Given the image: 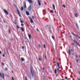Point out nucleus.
<instances>
[{
  "mask_svg": "<svg viewBox=\"0 0 80 80\" xmlns=\"http://www.w3.org/2000/svg\"><path fill=\"white\" fill-rule=\"evenodd\" d=\"M2 65L3 66H5V64H4V63H3V62H2Z\"/></svg>",
  "mask_w": 80,
  "mask_h": 80,
  "instance_id": "nucleus-34",
  "label": "nucleus"
},
{
  "mask_svg": "<svg viewBox=\"0 0 80 80\" xmlns=\"http://www.w3.org/2000/svg\"><path fill=\"white\" fill-rule=\"evenodd\" d=\"M0 54H2V51H0Z\"/></svg>",
  "mask_w": 80,
  "mask_h": 80,
  "instance_id": "nucleus-56",
  "label": "nucleus"
},
{
  "mask_svg": "<svg viewBox=\"0 0 80 80\" xmlns=\"http://www.w3.org/2000/svg\"><path fill=\"white\" fill-rule=\"evenodd\" d=\"M76 62H78V59L76 60Z\"/></svg>",
  "mask_w": 80,
  "mask_h": 80,
  "instance_id": "nucleus-46",
  "label": "nucleus"
},
{
  "mask_svg": "<svg viewBox=\"0 0 80 80\" xmlns=\"http://www.w3.org/2000/svg\"><path fill=\"white\" fill-rule=\"evenodd\" d=\"M21 25L22 26V27H23V26H24V24H21Z\"/></svg>",
  "mask_w": 80,
  "mask_h": 80,
  "instance_id": "nucleus-42",
  "label": "nucleus"
},
{
  "mask_svg": "<svg viewBox=\"0 0 80 80\" xmlns=\"http://www.w3.org/2000/svg\"><path fill=\"white\" fill-rule=\"evenodd\" d=\"M72 45H73V46H74V45H75V44H74V43H72Z\"/></svg>",
  "mask_w": 80,
  "mask_h": 80,
  "instance_id": "nucleus-52",
  "label": "nucleus"
},
{
  "mask_svg": "<svg viewBox=\"0 0 80 80\" xmlns=\"http://www.w3.org/2000/svg\"><path fill=\"white\" fill-rule=\"evenodd\" d=\"M74 14L75 17L77 18L79 16V13L77 9H75L74 10Z\"/></svg>",
  "mask_w": 80,
  "mask_h": 80,
  "instance_id": "nucleus-1",
  "label": "nucleus"
},
{
  "mask_svg": "<svg viewBox=\"0 0 80 80\" xmlns=\"http://www.w3.org/2000/svg\"><path fill=\"white\" fill-rule=\"evenodd\" d=\"M0 76L1 77V78H2V74L0 72Z\"/></svg>",
  "mask_w": 80,
  "mask_h": 80,
  "instance_id": "nucleus-38",
  "label": "nucleus"
},
{
  "mask_svg": "<svg viewBox=\"0 0 80 80\" xmlns=\"http://www.w3.org/2000/svg\"><path fill=\"white\" fill-rule=\"evenodd\" d=\"M12 80H14V78H13V77H12Z\"/></svg>",
  "mask_w": 80,
  "mask_h": 80,
  "instance_id": "nucleus-41",
  "label": "nucleus"
},
{
  "mask_svg": "<svg viewBox=\"0 0 80 80\" xmlns=\"http://www.w3.org/2000/svg\"><path fill=\"white\" fill-rule=\"evenodd\" d=\"M39 47H40V48H41V45H40V44H39Z\"/></svg>",
  "mask_w": 80,
  "mask_h": 80,
  "instance_id": "nucleus-43",
  "label": "nucleus"
},
{
  "mask_svg": "<svg viewBox=\"0 0 80 80\" xmlns=\"http://www.w3.org/2000/svg\"><path fill=\"white\" fill-rule=\"evenodd\" d=\"M38 60H39V61H41L42 60V58H38Z\"/></svg>",
  "mask_w": 80,
  "mask_h": 80,
  "instance_id": "nucleus-28",
  "label": "nucleus"
},
{
  "mask_svg": "<svg viewBox=\"0 0 80 80\" xmlns=\"http://www.w3.org/2000/svg\"><path fill=\"white\" fill-rule=\"evenodd\" d=\"M52 7H53V10H55V5L53 4L52 5Z\"/></svg>",
  "mask_w": 80,
  "mask_h": 80,
  "instance_id": "nucleus-18",
  "label": "nucleus"
},
{
  "mask_svg": "<svg viewBox=\"0 0 80 80\" xmlns=\"http://www.w3.org/2000/svg\"><path fill=\"white\" fill-rule=\"evenodd\" d=\"M3 22L4 23H6V22H5V20H3Z\"/></svg>",
  "mask_w": 80,
  "mask_h": 80,
  "instance_id": "nucleus-48",
  "label": "nucleus"
},
{
  "mask_svg": "<svg viewBox=\"0 0 80 80\" xmlns=\"http://www.w3.org/2000/svg\"><path fill=\"white\" fill-rule=\"evenodd\" d=\"M17 12H18V14L19 15V17H22V16H21V15H20V11H19V10H18V9L17 10Z\"/></svg>",
  "mask_w": 80,
  "mask_h": 80,
  "instance_id": "nucleus-7",
  "label": "nucleus"
},
{
  "mask_svg": "<svg viewBox=\"0 0 80 80\" xmlns=\"http://www.w3.org/2000/svg\"><path fill=\"white\" fill-rule=\"evenodd\" d=\"M48 30H49V32H50V33H52V30H51V29H50H50H49Z\"/></svg>",
  "mask_w": 80,
  "mask_h": 80,
  "instance_id": "nucleus-17",
  "label": "nucleus"
},
{
  "mask_svg": "<svg viewBox=\"0 0 80 80\" xmlns=\"http://www.w3.org/2000/svg\"><path fill=\"white\" fill-rule=\"evenodd\" d=\"M50 13H53V11L52 10H51L50 11Z\"/></svg>",
  "mask_w": 80,
  "mask_h": 80,
  "instance_id": "nucleus-23",
  "label": "nucleus"
},
{
  "mask_svg": "<svg viewBox=\"0 0 80 80\" xmlns=\"http://www.w3.org/2000/svg\"><path fill=\"white\" fill-rule=\"evenodd\" d=\"M28 36L29 39H30V38H31V35H30V34H28Z\"/></svg>",
  "mask_w": 80,
  "mask_h": 80,
  "instance_id": "nucleus-20",
  "label": "nucleus"
},
{
  "mask_svg": "<svg viewBox=\"0 0 80 80\" xmlns=\"http://www.w3.org/2000/svg\"><path fill=\"white\" fill-rule=\"evenodd\" d=\"M65 79H66V80H67V79H68V78H67V77H65Z\"/></svg>",
  "mask_w": 80,
  "mask_h": 80,
  "instance_id": "nucleus-44",
  "label": "nucleus"
},
{
  "mask_svg": "<svg viewBox=\"0 0 80 80\" xmlns=\"http://www.w3.org/2000/svg\"><path fill=\"white\" fill-rule=\"evenodd\" d=\"M72 55H73V53H72Z\"/></svg>",
  "mask_w": 80,
  "mask_h": 80,
  "instance_id": "nucleus-63",
  "label": "nucleus"
},
{
  "mask_svg": "<svg viewBox=\"0 0 80 80\" xmlns=\"http://www.w3.org/2000/svg\"><path fill=\"white\" fill-rule=\"evenodd\" d=\"M28 18H29V20H30V22L31 23H33V20H32V18H30V17H28Z\"/></svg>",
  "mask_w": 80,
  "mask_h": 80,
  "instance_id": "nucleus-2",
  "label": "nucleus"
},
{
  "mask_svg": "<svg viewBox=\"0 0 80 80\" xmlns=\"http://www.w3.org/2000/svg\"><path fill=\"white\" fill-rule=\"evenodd\" d=\"M21 10L22 11H23V7H21Z\"/></svg>",
  "mask_w": 80,
  "mask_h": 80,
  "instance_id": "nucleus-32",
  "label": "nucleus"
},
{
  "mask_svg": "<svg viewBox=\"0 0 80 80\" xmlns=\"http://www.w3.org/2000/svg\"><path fill=\"white\" fill-rule=\"evenodd\" d=\"M11 72H12V73H14L13 71H11Z\"/></svg>",
  "mask_w": 80,
  "mask_h": 80,
  "instance_id": "nucleus-58",
  "label": "nucleus"
},
{
  "mask_svg": "<svg viewBox=\"0 0 80 80\" xmlns=\"http://www.w3.org/2000/svg\"><path fill=\"white\" fill-rule=\"evenodd\" d=\"M75 24L78 30H79V28L78 27V24H77V22H75Z\"/></svg>",
  "mask_w": 80,
  "mask_h": 80,
  "instance_id": "nucleus-8",
  "label": "nucleus"
},
{
  "mask_svg": "<svg viewBox=\"0 0 80 80\" xmlns=\"http://www.w3.org/2000/svg\"><path fill=\"white\" fill-rule=\"evenodd\" d=\"M43 79L44 80H45V76L43 75Z\"/></svg>",
  "mask_w": 80,
  "mask_h": 80,
  "instance_id": "nucleus-21",
  "label": "nucleus"
},
{
  "mask_svg": "<svg viewBox=\"0 0 80 80\" xmlns=\"http://www.w3.org/2000/svg\"><path fill=\"white\" fill-rule=\"evenodd\" d=\"M12 40H13V41H14V39H13V38H12Z\"/></svg>",
  "mask_w": 80,
  "mask_h": 80,
  "instance_id": "nucleus-55",
  "label": "nucleus"
},
{
  "mask_svg": "<svg viewBox=\"0 0 80 80\" xmlns=\"http://www.w3.org/2000/svg\"><path fill=\"white\" fill-rule=\"evenodd\" d=\"M21 28L22 32H25V30H24V29H23V28Z\"/></svg>",
  "mask_w": 80,
  "mask_h": 80,
  "instance_id": "nucleus-22",
  "label": "nucleus"
},
{
  "mask_svg": "<svg viewBox=\"0 0 80 80\" xmlns=\"http://www.w3.org/2000/svg\"><path fill=\"white\" fill-rule=\"evenodd\" d=\"M45 28L47 29H49L51 28L50 26L49 25H46L45 26Z\"/></svg>",
  "mask_w": 80,
  "mask_h": 80,
  "instance_id": "nucleus-4",
  "label": "nucleus"
},
{
  "mask_svg": "<svg viewBox=\"0 0 80 80\" xmlns=\"http://www.w3.org/2000/svg\"><path fill=\"white\" fill-rule=\"evenodd\" d=\"M54 73L55 74H56V73H57V69H55V72Z\"/></svg>",
  "mask_w": 80,
  "mask_h": 80,
  "instance_id": "nucleus-27",
  "label": "nucleus"
},
{
  "mask_svg": "<svg viewBox=\"0 0 80 80\" xmlns=\"http://www.w3.org/2000/svg\"><path fill=\"white\" fill-rule=\"evenodd\" d=\"M36 30H37V32H39V31L38 30V29H37Z\"/></svg>",
  "mask_w": 80,
  "mask_h": 80,
  "instance_id": "nucleus-51",
  "label": "nucleus"
},
{
  "mask_svg": "<svg viewBox=\"0 0 80 80\" xmlns=\"http://www.w3.org/2000/svg\"><path fill=\"white\" fill-rule=\"evenodd\" d=\"M71 52H73V49H71Z\"/></svg>",
  "mask_w": 80,
  "mask_h": 80,
  "instance_id": "nucleus-53",
  "label": "nucleus"
},
{
  "mask_svg": "<svg viewBox=\"0 0 80 80\" xmlns=\"http://www.w3.org/2000/svg\"><path fill=\"white\" fill-rule=\"evenodd\" d=\"M25 80H27V77H25Z\"/></svg>",
  "mask_w": 80,
  "mask_h": 80,
  "instance_id": "nucleus-35",
  "label": "nucleus"
},
{
  "mask_svg": "<svg viewBox=\"0 0 80 80\" xmlns=\"http://www.w3.org/2000/svg\"><path fill=\"white\" fill-rule=\"evenodd\" d=\"M22 49H24V48H25L24 47V46H22Z\"/></svg>",
  "mask_w": 80,
  "mask_h": 80,
  "instance_id": "nucleus-39",
  "label": "nucleus"
},
{
  "mask_svg": "<svg viewBox=\"0 0 80 80\" xmlns=\"http://www.w3.org/2000/svg\"><path fill=\"white\" fill-rule=\"evenodd\" d=\"M78 37V38H79V39H80V37H78H78Z\"/></svg>",
  "mask_w": 80,
  "mask_h": 80,
  "instance_id": "nucleus-59",
  "label": "nucleus"
},
{
  "mask_svg": "<svg viewBox=\"0 0 80 80\" xmlns=\"http://www.w3.org/2000/svg\"><path fill=\"white\" fill-rule=\"evenodd\" d=\"M63 7H64V8H65V5L63 4Z\"/></svg>",
  "mask_w": 80,
  "mask_h": 80,
  "instance_id": "nucleus-40",
  "label": "nucleus"
},
{
  "mask_svg": "<svg viewBox=\"0 0 80 80\" xmlns=\"http://www.w3.org/2000/svg\"><path fill=\"white\" fill-rule=\"evenodd\" d=\"M73 41L74 42H75V43H76L77 44V45H78V46H79L80 47V44H79L78 43V42H77V41L75 39H74Z\"/></svg>",
  "mask_w": 80,
  "mask_h": 80,
  "instance_id": "nucleus-5",
  "label": "nucleus"
},
{
  "mask_svg": "<svg viewBox=\"0 0 80 80\" xmlns=\"http://www.w3.org/2000/svg\"><path fill=\"white\" fill-rule=\"evenodd\" d=\"M10 50V47H8L7 48V50Z\"/></svg>",
  "mask_w": 80,
  "mask_h": 80,
  "instance_id": "nucleus-29",
  "label": "nucleus"
},
{
  "mask_svg": "<svg viewBox=\"0 0 80 80\" xmlns=\"http://www.w3.org/2000/svg\"><path fill=\"white\" fill-rule=\"evenodd\" d=\"M42 70H45V68H43V69H42Z\"/></svg>",
  "mask_w": 80,
  "mask_h": 80,
  "instance_id": "nucleus-62",
  "label": "nucleus"
},
{
  "mask_svg": "<svg viewBox=\"0 0 80 80\" xmlns=\"http://www.w3.org/2000/svg\"><path fill=\"white\" fill-rule=\"evenodd\" d=\"M21 23H23V21L22 20H20V21Z\"/></svg>",
  "mask_w": 80,
  "mask_h": 80,
  "instance_id": "nucleus-33",
  "label": "nucleus"
},
{
  "mask_svg": "<svg viewBox=\"0 0 80 80\" xmlns=\"http://www.w3.org/2000/svg\"><path fill=\"white\" fill-rule=\"evenodd\" d=\"M9 33H10V29H9Z\"/></svg>",
  "mask_w": 80,
  "mask_h": 80,
  "instance_id": "nucleus-36",
  "label": "nucleus"
},
{
  "mask_svg": "<svg viewBox=\"0 0 80 80\" xmlns=\"http://www.w3.org/2000/svg\"><path fill=\"white\" fill-rule=\"evenodd\" d=\"M32 19H34V16H32Z\"/></svg>",
  "mask_w": 80,
  "mask_h": 80,
  "instance_id": "nucleus-50",
  "label": "nucleus"
},
{
  "mask_svg": "<svg viewBox=\"0 0 80 80\" xmlns=\"http://www.w3.org/2000/svg\"><path fill=\"white\" fill-rule=\"evenodd\" d=\"M71 33L72 34V35H73L74 36H76V37H78V35L75 34V33H74V32H71Z\"/></svg>",
  "mask_w": 80,
  "mask_h": 80,
  "instance_id": "nucleus-9",
  "label": "nucleus"
},
{
  "mask_svg": "<svg viewBox=\"0 0 80 80\" xmlns=\"http://www.w3.org/2000/svg\"><path fill=\"white\" fill-rule=\"evenodd\" d=\"M24 61H25V59H24L23 58H21V61H22V62H24Z\"/></svg>",
  "mask_w": 80,
  "mask_h": 80,
  "instance_id": "nucleus-16",
  "label": "nucleus"
},
{
  "mask_svg": "<svg viewBox=\"0 0 80 80\" xmlns=\"http://www.w3.org/2000/svg\"><path fill=\"white\" fill-rule=\"evenodd\" d=\"M52 38H53V40H54L55 39V38H54V37H53V36H52Z\"/></svg>",
  "mask_w": 80,
  "mask_h": 80,
  "instance_id": "nucleus-37",
  "label": "nucleus"
},
{
  "mask_svg": "<svg viewBox=\"0 0 80 80\" xmlns=\"http://www.w3.org/2000/svg\"><path fill=\"white\" fill-rule=\"evenodd\" d=\"M2 57H5V54H3L2 55Z\"/></svg>",
  "mask_w": 80,
  "mask_h": 80,
  "instance_id": "nucleus-45",
  "label": "nucleus"
},
{
  "mask_svg": "<svg viewBox=\"0 0 80 80\" xmlns=\"http://www.w3.org/2000/svg\"><path fill=\"white\" fill-rule=\"evenodd\" d=\"M79 75H80V71H79Z\"/></svg>",
  "mask_w": 80,
  "mask_h": 80,
  "instance_id": "nucleus-60",
  "label": "nucleus"
},
{
  "mask_svg": "<svg viewBox=\"0 0 80 80\" xmlns=\"http://www.w3.org/2000/svg\"><path fill=\"white\" fill-rule=\"evenodd\" d=\"M26 14L27 15H30V13L28 11H26Z\"/></svg>",
  "mask_w": 80,
  "mask_h": 80,
  "instance_id": "nucleus-13",
  "label": "nucleus"
},
{
  "mask_svg": "<svg viewBox=\"0 0 80 80\" xmlns=\"http://www.w3.org/2000/svg\"><path fill=\"white\" fill-rule=\"evenodd\" d=\"M76 58H78V55H77L76 56Z\"/></svg>",
  "mask_w": 80,
  "mask_h": 80,
  "instance_id": "nucleus-57",
  "label": "nucleus"
},
{
  "mask_svg": "<svg viewBox=\"0 0 80 80\" xmlns=\"http://www.w3.org/2000/svg\"><path fill=\"white\" fill-rule=\"evenodd\" d=\"M71 37H72V36L70 35V36H69L70 38H71Z\"/></svg>",
  "mask_w": 80,
  "mask_h": 80,
  "instance_id": "nucleus-54",
  "label": "nucleus"
},
{
  "mask_svg": "<svg viewBox=\"0 0 80 80\" xmlns=\"http://www.w3.org/2000/svg\"><path fill=\"white\" fill-rule=\"evenodd\" d=\"M79 58H80V55H79Z\"/></svg>",
  "mask_w": 80,
  "mask_h": 80,
  "instance_id": "nucleus-64",
  "label": "nucleus"
},
{
  "mask_svg": "<svg viewBox=\"0 0 80 80\" xmlns=\"http://www.w3.org/2000/svg\"><path fill=\"white\" fill-rule=\"evenodd\" d=\"M43 48H46L45 44H44V45H43Z\"/></svg>",
  "mask_w": 80,
  "mask_h": 80,
  "instance_id": "nucleus-30",
  "label": "nucleus"
},
{
  "mask_svg": "<svg viewBox=\"0 0 80 80\" xmlns=\"http://www.w3.org/2000/svg\"><path fill=\"white\" fill-rule=\"evenodd\" d=\"M32 70V69L31 68L30 70V72H31L30 74H31L32 77H33V71Z\"/></svg>",
  "mask_w": 80,
  "mask_h": 80,
  "instance_id": "nucleus-3",
  "label": "nucleus"
},
{
  "mask_svg": "<svg viewBox=\"0 0 80 80\" xmlns=\"http://www.w3.org/2000/svg\"><path fill=\"white\" fill-rule=\"evenodd\" d=\"M57 71L59 72V71H60V70H59V68H58L57 69Z\"/></svg>",
  "mask_w": 80,
  "mask_h": 80,
  "instance_id": "nucleus-49",
  "label": "nucleus"
},
{
  "mask_svg": "<svg viewBox=\"0 0 80 80\" xmlns=\"http://www.w3.org/2000/svg\"><path fill=\"white\" fill-rule=\"evenodd\" d=\"M14 22L15 23V24L17 25V20H14Z\"/></svg>",
  "mask_w": 80,
  "mask_h": 80,
  "instance_id": "nucleus-26",
  "label": "nucleus"
},
{
  "mask_svg": "<svg viewBox=\"0 0 80 80\" xmlns=\"http://www.w3.org/2000/svg\"><path fill=\"white\" fill-rule=\"evenodd\" d=\"M16 27H17V28H18V29H19V27H18V26H17Z\"/></svg>",
  "mask_w": 80,
  "mask_h": 80,
  "instance_id": "nucleus-31",
  "label": "nucleus"
},
{
  "mask_svg": "<svg viewBox=\"0 0 80 80\" xmlns=\"http://www.w3.org/2000/svg\"><path fill=\"white\" fill-rule=\"evenodd\" d=\"M69 55H71V52H70V50H68V53Z\"/></svg>",
  "mask_w": 80,
  "mask_h": 80,
  "instance_id": "nucleus-19",
  "label": "nucleus"
},
{
  "mask_svg": "<svg viewBox=\"0 0 80 80\" xmlns=\"http://www.w3.org/2000/svg\"><path fill=\"white\" fill-rule=\"evenodd\" d=\"M39 72H41V70H40V69H39Z\"/></svg>",
  "mask_w": 80,
  "mask_h": 80,
  "instance_id": "nucleus-61",
  "label": "nucleus"
},
{
  "mask_svg": "<svg viewBox=\"0 0 80 80\" xmlns=\"http://www.w3.org/2000/svg\"><path fill=\"white\" fill-rule=\"evenodd\" d=\"M57 66L58 67H60V65L59 64V63L58 62L57 63Z\"/></svg>",
  "mask_w": 80,
  "mask_h": 80,
  "instance_id": "nucleus-24",
  "label": "nucleus"
},
{
  "mask_svg": "<svg viewBox=\"0 0 80 80\" xmlns=\"http://www.w3.org/2000/svg\"><path fill=\"white\" fill-rule=\"evenodd\" d=\"M5 71H8V68H5Z\"/></svg>",
  "mask_w": 80,
  "mask_h": 80,
  "instance_id": "nucleus-25",
  "label": "nucleus"
},
{
  "mask_svg": "<svg viewBox=\"0 0 80 80\" xmlns=\"http://www.w3.org/2000/svg\"><path fill=\"white\" fill-rule=\"evenodd\" d=\"M45 59H47V56L46 55H45Z\"/></svg>",
  "mask_w": 80,
  "mask_h": 80,
  "instance_id": "nucleus-47",
  "label": "nucleus"
},
{
  "mask_svg": "<svg viewBox=\"0 0 80 80\" xmlns=\"http://www.w3.org/2000/svg\"><path fill=\"white\" fill-rule=\"evenodd\" d=\"M31 8H32V6H31V5H30L28 8V9L29 11H31Z\"/></svg>",
  "mask_w": 80,
  "mask_h": 80,
  "instance_id": "nucleus-11",
  "label": "nucleus"
},
{
  "mask_svg": "<svg viewBox=\"0 0 80 80\" xmlns=\"http://www.w3.org/2000/svg\"><path fill=\"white\" fill-rule=\"evenodd\" d=\"M24 8H27V6H26V1H24Z\"/></svg>",
  "mask_w": 80,
  "mask_h": 80,
  "instance_id": "nucleus-10",
  "label": "nucleus"
},
{
  "mask_svg": "<svg viewBox=\"0 0 80 80\" xmlns=\"http://www.w3.org/2000/svg\"><path fill=\"white\" fill-rule=\"evenodd\" d=\"M28 2H29V3H33V1H32L31 0H28Z\"/></svg>",
  "mask_w": 80,
  "mask_h": 80,
  "instance_id": "nucleus-14",
  "label": "nucleus"
},
{
  "mask_svg": "<svg viewBox=\"0 0 80 80\" xmlns=\"http://www.w3.org/2000/svg\"><path fill=\"white\" fill-rule=\"evenodd\" d=\"M2 78L3 79H4V78L5 77V74H4V73H2Z\"/></svg>",
  "mask_w": 80,
  "mask_h": 80,
  "instance_id": "nucleus-15",
  "label": "nucleus"
},
{
  "mask_svg": "<svg viewBox=\"0 0 80 80\" xmlns=\"http://www.w3.org/2000/svg\"><path fill=\"white\" fill-rule=\"evenodd\" d=\"M38 3L39 5V6H40V5H41V3H40V1L39 0H38Z\"/></svg>",
  "mask_w": 80,
  "mask_h": 80,
  "instance_id": "nucleus-12",
  "label": "nucleus"
},
{
  "mask_svg": "<svg viewBox=\"0 0 80 80\" xmlns=\"http://www.w3.org/2000/svg\"><path fill=\"white\" fill-rule=\"evenodd\" d=\"M4 13H5L7 15H9V13H8V11H7L5 10H4Z\"/></svg>",
  "mask_w": 80,
  "mask_h": 80,
  "instance_id": "nucleus-6",
  "label": "nucleus"
}]
</instances>
